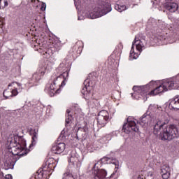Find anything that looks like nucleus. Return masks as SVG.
Segmentation results:
<instances>
[{
  "label": "nucleus",
  "mask_w": 179,
  "mask_h": 179,
  "mask_svg": "<svg viewBox=\"0 0 179 179\" xmlns=\"http://www.w3.org/2000/svg\"><path fill=\"white\" fill-rule=\"evenodd\" d=\"M52 45H53V48H52V51H59L60 50V48H59V45L55 44V43H52Z\"/></svg>",
  "instance_id": "473e14b6"
},
{
  "label": "nucleus",
  "mask_w": 179,
  "mask_h": 179,
  "mask_svg": "<svg viewBox=\"0 0 179 179\" xmlns=\"http://www.w3.org/2000/svg\"><path fill=\"white\" fill-rule=\"evenodd\" d=\"M13 87L14 89H16L18 92H22V84L17 83V82H13L12 83H10L8 85V87Z\"/></svg>",
  "instance_id": "5701e85b"
},
{
  "label": "nucleus",
  "mask_w": 179,
  "mask_h": 179,
  "mask_svg": "<svg viewBox=\"0 0 179 179\" xmlns=\"http://www.w3.org/2000/svg\"><path fill=\"white\" fill-rule=\"evenodd\" d=\"M3 96L5 99H10L12 97V92L9 90H6L3 92Z\"/></svg>",
  "instance_id": "bb28decb"
},
{
  "label": "nucleus",
  "mask_w": 179,
  "mask_h": 179,
  "mask_svg": "<svg viewBox=\"0 0 179 179\" xmlns=\"http://www.w3.org/2000/svg\"><path fill=\"white\" fill-rule=\"evenodd\" d=\"M57 161L54 158H49L45 164L42 165L37 172L34 174L29 179H43L49 178L50 173L57 167Z\"/></svg>",
  "instance_id": "39448f33"
},
{
  "label": "nucleus",
  "mask_w": 179,
  "mask_h": 179,
  "mask_svg": "<svg viewBox=\"0 0 179 179\" xmlns=\"http://www.w3.org/2000/svg\"><path fill=\"white\" fill-rule=\"evenodd\" d=\"M164 8L167 10H169L171 13H174V12H177L178 10V4L176 3H165Z\"/></svg>",
  "instance_id": "6ab92c4d"
},
{
  "label": "nucleus",
  "mask_w": 179,
  "mask_h": 179,
  "mask_svg": "<svg viewBox=\"0 0 179 179\" xmlns=\"http://www.w3.org/2000/svg\"><path fill=\"white\" fill-rule=\"evenodd\" d=\"M145 44H146V41L145 40V37L142 38H139L138 36L135 37L132 43V46L130 51V55H129L130 61H132L133 59H137V58L139 57V54L142 52V48L145 47ZM135 47L139 53H135Z\"/></svg>",
  "instance_id": "423d86ee"
},
{
  "label": "nucleus",
  "mask_w": 179,
  "mask_h": 179,
  "mask_svg": "<svg viewBox=\"0 0 179 179\" xmlns=\"http://www.w3.org/2000/svg\"><path fill=\"white\" fill-rule=\"evenodd\" d=\"M8 150L13 156H26L27 151L24 150L26 148V140L18 135H10L8 138Z\"/></svg>",
  "instance_id": "7ed1b4c3"
},
{
  "label": "nucleus",
  "mask_w": 179,
  "mask_h": 179,
  "mask_svg": "<svg viewBox=\"0 0 179 179\" xmlns=\"http://www.w3.org/2000/svg\"><path fill=\"white\" fill-rule=\"evenodd\" d=\"M148 110H154L155 111H159V108L150 105Z\"/></svg>",
  "instance_id": "72a5a7b5"
},
{
  "label": "nucleus",
  "mask_w": 179,
  "mask_h": 179,
  "mask_svg": "<svg viewBox=\"0 0 179 179\" xmlns=\"http://www.w3.org/2000/svg\"><path fill=\"white\" fill-rule=\"evenodd\" d=\"M94 147L93 146V145L92 144H88L87 145V150H88V152H90V153H92V152H93L94 150Z\"/></svg>",
  "instance_id": "7c9ffc66"
},
{
  "label": "nucleus",
  "mask_w": 179,
  "mask_h": 179,
  "mask_svg": "<svg viewBox=\"0 0 179 179\" xmlns=\"http://www.w3.org/2000/svg\"><path fill=\"white\" fill-rule=\"evenodd\" d=\"M122 131L125 134H129L130 132H138L139 128L136 126L135 120L132 117H129L127 118V122L123 124Z\"/></svg>",
  "instance_id": "6e6552de"
},
{
  "label": "nucleus",
  "mask_w": 179,
  "mask_h": 179,
  "mask_svg": "<svg viewBox=\"0 0 179 179\" xmlns=\"http://www.w3.org/2000/svg\"><path fill=\"white\" fill-rule=\"evenodd\" d=\"M155 135L159 134V138L162 141H173L178 136V129L174 124L166 125V122L159 119L156 120L154 125Z\"/></svg>",
  "instance_id": "f03ea898"
},
{
  "label": "nucleus",
  "mask_w": 179,
  "mask_h": 179,
  "mask_svg": "<svg viewBox=\"0 0 179 179\" xmlns=\"http://www.w3.org/2000/svg\"><path fill=\"white\" fill-rule=\"evenodd\" d=\"M142 178L141 177V176H138V179H141Z\"/></svg>",
  "instance_id": "a19ab883"
},
{
  "label": "nucleus",
  "mask_w": 179,
  "mask_h": 179,
  "mask_svg": "<svg viewBox=\"0 0 179 179\" xmlns=\"http://www.w3.org/2000/svg\"><path fill=\"white\" fill-rule=\"evenodd\" d=\"M114 174H115V173H113L112 174V176H114Z\"/></svg>",
  "instance_id": "37998d69"
},
{
  "label": "nucleus",
  "mask_w": 179,
  "mask_h": 179,
  "mask_svg": "<svg viewBox=\"0 0 179 179\" xmlns=\"http://www.w3.org/2000/svg\"><path fill=\"white\" fill-rule=\"evenodd\" d=\"M64 133V131H62V134H61V136H64V135H62V134Z\"/></svg>",
  "instance_id": "79ce46f5"
},
{
  "label": "nucleus",
  "mask_w": 179,
  "mask_h": 179,
  "mask_svg": "<svg viewBox=\"0 0 179 179\" xmlns=\"http://www.w3.org/2000/svg\"><path fill=\"white\" fill-rule=\"evenodd\" d=\"M79 159L75 155H71L69 158V163H72V164H76L78 163Z\"/></svg>",
  "instance_id": "b1692460"
},
{
  "label": "nucleus",
  "mask_w": 179,
  "mask_h": 179,
  "mask_svg": "<svg viewBox=\"0 0 179 179\" xmlns=\"http://www.w3.org/2000/svg\"><path fill=\"white\" fill-rule=\"evenodd\" d=\"M30 134L32 135L31 143L29 145L30 149H31L33 146H36L37 141H38V130L31 129Z\"/></svg>",
  "instance_id": "a211bd4d"
},
{
  "label": "nucleus",
  "mask_w": 179,
  "mask_h": 179,
  "mask_svg": "<svg viewBox=\"0 0 179 179\" xmlns=\"http://www.w3.org/2000/svg\"><path fill=\"white\" fill-rule=\"evenodd\" d=\"M78 129L83 131L85 134H87V131H89V127H87V125L86 124L83 127H79Z\"/></svg>",
  "instance_id": "2f4dec72"
},
{
  "label": "nucleus",
  "mask_w": 179,
  "mask_h": 179,
  "mask_svg": "<svg viewBox=\"0 0 179 179\" xmlns=\"http://www.w3.org/2000/svg\"><path fill=\"white\" fill-rule=\"evenodd\" d=\"M45 8H47V4H45V3H42L41 9V10L44 11L45 10Z\"/></svg>",
  "instance_id": "f704fd0d"
},
{
  "label": "nucleus",
  "mask_w": 179,
  "mask_h": 179,
  "mask_svg": "<svg viewBox=\"0 0 179 179\" xmlns=\"http://www.w3.org/2000/svg\"><path fill=\"white\" fill-rule=\"evenodd\" d=\"M5 179H12V175L8 174L5 176Z\"/></svg>",
  "instance_id": "e433bc0d"
},
{
  "label": "nucleus",
  "mask_w": 179,
  "mask_h": 179,
  "mask_svg": "<svg viewBox=\"0 0 179 179\" xmlns=\"http://www.w3.org/2000/svg\"><path fill=\"white\" fill-rule=\"evenodd\" d=\"M99 163H103V164H114L115 171L117 173V170L120 167V162L117 159H112L108 157H103L101 159Z\"/></svg>",
  "instance_id": "dca6fc26"
},
{
  "label": "nucleus",
  "mask_w": 179,
  "mask_h": 179,
  "mask_svg": "<svg viewBox=\"0 0 179 179\" xmlns=\"http://www.w3.org/2000/svg\"><path fill=\"white\" fill-rule=\"evenodd\" d=\"M71 68V62H66V60H64L62 63H61L59 66V71H65L63 72L62 74L59 75V76H57L55 75L52 76V83L51 85L48 84L46 85L45 88V92L46 93H48V94L50 96V97L54 96L55 93L58 92L59 90H55V85H57V82H61L62 83L60 85L61 87H64L65 86V82H66L68 79V76H69V69Z\"/></svg>",
  "instance_id": "f257e3e1"
},
{
  "label": "nucleus",
  "mask_w": 179,
  "mask_h": 179,
  "mask_svg": "<svg viewBox=\"0 0 179 179\" xmlns=\"http://www.w3.org/2000/svg\"><path fill=\"white\" fill-rule=\"evenodd\" d=\"M31 2L35 3V6H38L37 3H38V0H31Z\"/></svg>",
  "instance_id": "4c0bfd02"
},
{
  "label": "nucleus",
  "mask_w": 179,
  "mask_h": 179,
  "mask_svg": "<svg viewBox=\"0 0 179 179\" xmlns=\"http://www.w3.org/2000/svg\"><path fill=\"white\" fill-rule=\"evenodd\" d=\"M111 4L110 3H106L103 6V8L101 10V13L99 12H91L87 14V17L89 19H97L98 17H101V16H104V15H107V13L111 12Z\"/></svg>",
  "instance_id": "9d476101"
},
{
  "label": "nucleus",
  "mask_w": 179,
  "mask_h": 179,
  "mask_svg": "<svg viewBox=\"0 0 179 179\" xmlns=\"http://www.w3.org/2000/svg\"><path fill=\"white\" fill-rule=\"evenodd\" d=\"M108 118H110L108 112L105 110H101L96 117L98 124H99L100 127H105L106 124L108 122Z\"/></svg>",
  "instance_id": "f8f14e48"
},
{
  "label": "nucleus",
  "mask_w": 179,
  "mask_h": 179,
  "mask_svg": "<svg viewBox=\"0 0 179 179\" xmlns=\"http://www.w3.org/2000/svg\"><path fill=\"white\" fill-rule=\"evenodd\" d=\"M173 89L176 90H179L178 77L176 78H170L164 80L162 85L151 90L148 94L150 96H157V94H160V93L168 92V90H173Z\"/></svg>",
  "instance_id": "20e7f679"
},
{
  "label": "nucleus",
  "mask_w": 179,
  "mask_h": 179,
  "mask_svg": "<svg viewBox=\"0 0 179 179\" xmlns=\"http://www.w3.org/2000/svg\"><path fill=\"white\" fill-rule=\"evenodd\" d=\"M148 177H153V172H151V171L148 172Z\"/></svg>",
  "instance_id": "58836bf2"
},
{
  "label": "nucleus",
  "mask_w": 179,
  "mask_h": 179,
  "mask_svg": "<svg viewBox=\"0 0 179 179\" xmlns=\"http://www.w3.org/2000/svg\"><path fill=\"white\" fill-rule=\"evenodd\" d=\"M15 167V159L13 157H9L8 155H6L4 157V170L13 169Z\"/></svg>",
  "instance_id": "2eb2a0df"
},
{
  "label": "nucleus",
  "mask_w": 179,
  "mask_h": 179,
  "mask_svg": "<svg viewBox=\"0 0 179 179\" xmlns=\"http://www.w3.org/2000/svg\"><path fill=\"white\" fill-rule=\"evenodd\" d=\"M166 1H171V0H166Z\"/></svg>",
  "instance_id": "c03bdc74"
},
{
  "label": "nucleus",
  "mask_w": 179,
  "mask_h": 179,
  "mask_svg": "<svg viewBox=\"0 0 179 179\" xmlns=\"http://www.w3.org/2000/svg\"><path fill=\"white\" fill-rule=\"evenodd\" d=\"M159 20L155 18H150L147 23V27L148 29H154V27H159Z\"/></svg>",
  "instance_id": "412c9836"
},
{
  "label": "nucleus",
  "mask_w": 179,
  "mask_h": 179,
  "mask_svg": "<svg viewBox=\"0 0 179 179\" xmlns=\"http://www.w3.org/2000/svg\"><path fill=\"white\" fill-rule=\"evenodd\" d=\"M115 9L117 10V12H124V10H127V6L116 4L115 6Z\"/></svg>",
  "instance_id": "393cba45"
},
{
  "label": "nucleus",
  "mask_w": 179,
  "mask_h": 179,
  "mask_svg": "<svg viewBox=\"0 0 179 179\" xmlns=\"http://www.w3.org/2000/svg\"><path fill=\"white\" fill-rule=\"evenodd\" d=\"M71 110L67 109L66 113V127H68L69 124H71L72 122V120H73V116L72 115H70Z\"/></svg>",
  "instance_id": "4be33fe9"
},
{
  "label": "nucleus",
  "mask_w": 179,
  "mask_h": 179,
  "mask_svg": "<svg viewBox=\"0 0 179 179\" xmlns=\"http://www.w3.org/2000/svg\"><path fill=\"white\" fill-rule=\"evenodd\" d=\"M97 164H99V162L95 164L92 169V174H94V178L104 179L105 177H107V171L104 169H99Z\"/></svg>",
  "instance_id": "ddd939ff"
},
{
  "label": "nucleus",
  "mask_w": 179,
  "mask_h": 179,
  "mask_svg": "<svg viewBox=\"0 0 179 179\" xmlns=\"http://www.w3.org/2000/svg\"><path fill=\"white\" fill-rule=\"evenodd\" d=\"M28 107H34V101H30L28 104H27Z\"/></svg>",
  "instance_id": "c9c22d12"
},
{
  "label": "nucleus",
  "mask_w": 179,
  "mask_h": 179,
  "mask_svg": "<svg viewBox=\"0 0 179 179\" xmlns=\"http://www.w3.org/2000/svg\"><path fill=\"white\" fill-rule=\"evenodd\" d=\"M66 145L64 143H59L52 147L51 152L53 155H61L65 150Z\"/></svg>",
  "instance_id": "f3484780"
},
{
  "label": "nucleus",
  "mask_w": 179,
  "mask_h": 179,
  "mask_svg": "<svg viewBox=\"0 0 179 179\" xmlns=\"http://www.w3.org/2000/svg\"><path fill=\"white\" fill-rule=\"evenodd\" d=\"M161 173L162 178L168 179L170 177V166L168 165H164L161 169Z\"/></svg>",
  "instance_id": "aec40b11"
},
{
  "label": "nucleus",
  "mask_w": 179,
  "mask_h": 179,
  "mask_svg": "<svg viewBox=\"0 0 179 179\" xmlns=\"http://www.w3.org/2000/svg\"><path fill=\"white\" fill-rule=\"evenodd\" d=\"M83 47V42L81 41H78L76 43V45H74L75 49L78 48V50H82V48Z\"/></svg>",
  "instance_id": "cd10ccee"
},
{
  "label": "nucleus",
  "mask_w": 179,
  "mask_h": 179,
  "mask_svg": "<svg viewBox=\"0 0 179 179\" xmlns=\"http://www.w3.org/2000/svg\"><path fill=\"white\" fill-rule=\"evenodd\" d=\"M83 20V17H80V16L78 17V20Z\"/></svg>",
  "instance_id": "ea45409f"
},
{
  "label": "nucleus",
  "mask_w": 179,
  "mask_h": 179,
  "mask_svg": "<svg viewBox=\"0 0 179 179\" xmlns=\"http://www.w3.org/2000/svg\"><path fill=\"white\" fill-rule=\"evenodd\" d=\"M47 67L45 66H42L39 67L36 72H35L32 77L29 80V83L30 85H36L41 80V78L44 76Z\"/></svg>",
  "instance_id": "1a4fd4ad"
},
{
  "label": "nucleus",
  "mask_w": 179,
  "mask_h": 179,
  "mask_svg": "<svg viewBox=\"0 0 179 179\" xmlns=\"http://www.w3.org/2000/svg\"><path fill=\"white\" fill-rule=\"evenodd\" d=\"M111 141V136L110 134H107L101 139V142H102V143H108V141Z\"/></svg>",
  "instance_id": "a878e982"
},
{
  "label": "nucleus",
  "mask_w": 179,
  "mask_h": 179,
  "mask_svg": "<svg viewBox=\"0 0 179 179\" xmlns=\"http://www.w3.org/2000/svg\"><path fill=\"white\" fill-rule=\"evenodd\" d=\"M11 92V94H12V97L15 96H17V94H19V91L17 90V87L15 88H13L12 90H10Z\"/></svg>",
  "instance_id": "c756f323"
},
{
  "label": "nucleus",
  "mask_w": 179,
  "mask_h": 179,
  "mask_svg": "<svg viewBox=\"0 0 179 179\" xmlns=\"http://www.w3.org/2000/svg\"><path fill=\"white\" fill-rule=\"evenodd\" d=\"M157 116H155L152 112L147 111L141 117H140L139 123L141 125H150L152 120H156Z\"/></svg>",
  "instance_id": "9b49d317"
},
{
  "label": "nucleus",
  "mask_w": 179,
  "mask_h": 179,
  "mask_svg": "<svg viewBox=\"0 0 179 179\" xmlns=\"http://www.w3.org/2000/svg\"><path fill=\"white\" fill-rule=\"evenodd\" d=\"M93 81H92V74L88 76V78L84 81V87L81 90V93L85 96V94H90L88 87H93Z\"/></svg>",
  "instance_id": "4468645a"
},
{
  "label": "nucleus",
  "mask_w": 179,
  "mask_h": 179,
  "mask_svg": "<svg viewBox=\"0 0 179 179\" xmlns=\"http://www.w3.org/2000/svg\"><path fill=\"white\" fill-rule=\"evenodd\" d=\"M62 179H75L73 176L71 175L69 172H67L63 175Z\"/></svg>",
  "instance_id": "c85d7f7f"
},
{
  "label": "nucleus",
  "mask_w": 179,
  "mask_h": 179,
  "mask_svg": "<svg viewBox=\"0 0 179 179\" xmlns=\"http://www.w3.org/2000/svg\"><path fill=\"white\" fill-rule=\"evenodd\" d=\"M152 85H154L155 86V85H156V82L151 81L149 84L144 86H134L133 90L134 92L131 94V96L136 100H139V99L145 97V96H146V93H148V90H146L145 87H150Z\"/></svg>",
  "instance_id": "0eeeda50"
}]
</instances>
